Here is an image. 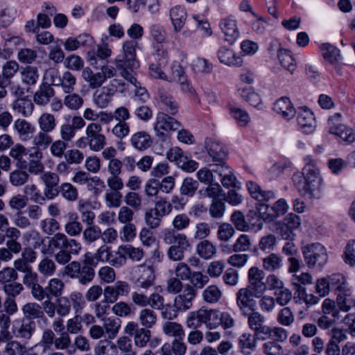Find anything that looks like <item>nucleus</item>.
I'll use <instances>...</instances> for the list:
<instances>
[{
	"label": "nucleus",
	"instance_id": "obj_1",
	"mask_svg": "<svg viewBox=\"0 0 355 355\" xmlns=\"http://www.w3.org/2000/svg\"><path fill=\"white\" fill-rule=\"evenodd\" d=\"M304 160L306 164L302 172L293 175L294 186L303 198L318 199L322 183L320 168L311 156L304 157Z\"/></svg>",
	"mask_w": 355,
	"mask_h": 355
},
{
	"label": "nucleus",
	"instance_id": "obj_2",
	"mask_svg": "<svg viewBox=\"0 0 355 355\" xmlns=\"http://www.w3.org/2000/svg\"><path fill=\"white\" fill-rule=\"evenodd\" d=\"M162 238L165 244L170 245L166 254L173 261H181L184 257L185 252L191 248L187 236L174 232V230L164 229L162 232Z\"/></svg>",
	"mask_w": 355,
	"mask_h": 355
},
{
	"label": "nucleus",
	"instance_id": "obj_3",
	"mask_svg": "<svg viewBox=\"0 0 355 355\" xmlns=\"http://www.w3.org/2000/svg\"><path fill=\"white\" fill-rule=\"evenodd\" d=\"M172 211V204L166 198H157L154 207L145 213V222L150 229H157L160 226L163 218L171 214Z\"/></svg>",
	"mask_w": 355,
	"mask_h": 355
},
{
	"label": "nucleus",
	"instance_id": "obj_4",
	"mask_svg": "<svg viewBox=\"0 0 355 355\" xmlns=\"http://www.w3.org/2000/svg\"><path fill=\"white\" fill-rule=\"evenodd\" d=\"M302 251L309 268L322 267L328 261L327 249L320 243L308 244L302 248Z\"/></svg>",
	"mask_w": 355,
	"mask_h": 355
},
{
	"label": "nucleus",
	"instance_id": "obj_5",
	"mask_svg": "<svg viewBox=\"0 0 355 355\" xmlns=\"http://www.w3.org/2000/svg\"><path fill=\"white\" fill-rule=\"evenodd\" d=\"M64 273L71 279H78L81 285H87L94 279L93 272L90 270L87 264L81 263L78 261H73L68 263L64 269Z\"/></svg>",
	"mask_w": 355,
	"mask_h": 355
},
{
	"label": "nucleus",
	"instance_id": "obj_6",
	"mask_svg": "<svg viewBox=\"0 0 355 355\" xmlns=\"http://www.w3.org/2000/svg\"><path fill=\"white\" fill-rule=\"evenodd\" d=\"M137 42L128 40L123 43L121 55L115 60L116 68H122L126 65L129 68H137L139 62L136 58V47Z\"/></svg>",
	"mask_w": 355,
	"mask_h": 355
},
{
	"label": "nucleus",
	"instance_id": "obj_7",
	"mask_svg": "<svg viewBox=\"0 0 355 355\" xmlns=\"http://www.w3.org/2000/svg\"><path fill=\"white\" fill-rule=\"evenodd\" d=\"M102 126L100 123L92 122L87 125L85 134L89 142V149L94 152H98L106 145V137L101 132Z\"/></svg>",
	"mask_w": 355,
	"mask_h": 355
},
{
	"label": "nucleus",
	"instance_id": "obj_8",
	"mask_svg": "<svg viewBox=\"0 0 355 355\" xmlns=\"http://www.w3.org/2000/svg\"><path fill=\"white\" fill-rule=\"evenodd\" d=\"M261 295L247 286L241 288L236 293V305L243 315H247L248 311L254 310L256 304L254 298H259Z\"/></svg>",
	"mask_w": 355,
	"mask_h": 355
},
{
	"label": "nucleus",
	"instance_id": "obj_9",
	"mask_svg": "<svg viewBox=\"0 0 355 355\" xmlns=\"http://www.w3.org/2000/svg\"><path fill=\"white\" fill-rule=\"evenodd\" d=\"M36 329L35 322L29 318L16 319L12 322V335L22 340H30Z\"/></svg>",
	"mask_w": 355,
	"mask_h": 355
},
{
	"label": "nucleus",
	"instance_id": "obj_10",
	"mask_svg": "<svg viewBox=\"0 0 355 355\" xmlns=\"http://www.w3.org/2000/svg\"><path fill=\"white\" fill-rule=\"evenodd\" d=\"M111 255L110 248L103 245L100 246L94 253L87 252L84 254L83 263L87 264L90 270L93 272V277H95L94 268L99 263H105L110 259Z\"/></svg>",
	"mask_w": 355,
	"mask_h": 355
},
{
	"label": "nucleus",
	"instance_id": "obj_11",
	"mask_svg": "<svg viewBox=\"0 0 355 355\" xmlns=\"http://www.w3.org/2000/svg\"><path fill=\"white\" fill-rule=\"evenodd\" d=\"M180 126V123L175 119L164 112H159L156 116L154 130L157 137H163L166 132L177 130Z\"/></svg>",
	"mask_w": 355,
	"mask_h": 355
},
{
	"label": "nucleus",
	"instance_id": "obj_12",
	"mask_svg": "<svg viewBox=\"0 0 355 355\" xmlns=\"http://www.w3.org/2000/svg\"><path fill=\"white\" fill-rule=\"evenodd\" d=\"M40 179L45 186L44 194L46 199L55 198L58 196V189L57 188L60 182L58 174L51 171L43 172L40 175Z\"/></svg>",
	"mask_w": 355,
	"mask_h": 355
},
{
	"label": "nucleus",
	"instance_id": "obj_13",
	"mask_svg": "<svg viewBox=\"0 0 355 355\" xmlns=\"http://www.w3.org/2000/svg\"><path fill=\"white\" fill-rule=\"evenodd\" d=\"M320 49L324 60L332 65L336 71L339 72L342 67L340 49L329 43L322 44L320 46Z\"/></svg>",
	"mask_w": 355,
	"mask_h": 355
},
{
	"label": "nucleus",
	"instance_id": "obj_14",
	"mask_svg": "<svg viewBox=\"0 0 355 355\" xmlns=\"http://www.w3.org/2000/svg\"><path fill=\"white\" fill-rule=\"evenodd\" d=\"M197 295V291L191 285L186 284L183 292L178 295L174 300V307L180 311L189 309L193 304V300Z\"/></svg>",
	"mask_w": 355,
	"mask_h": 355
},
{
	"label": "nucleus",
	"instance_id": "obj_15",
	"mask_svg": "<svg viewBox=\"0 0 355 355\" xmlns=\"http://www.w3.org/2000/svg\"><path fill=\"white\" fill-rule=\"evenodd\" d=\"M205 148L211 158L212 162H216V164L226 163L225 159L227 156V153L222 143L212 139H206Z\"/></svg>",
	"mask_w": 355,
	"mask_h": 355
},
{
	"label": "nucleus",
	"instance_id": "obj_16",
	"mask_svg": "<svg viewBox=\"0 0 355 355\" xmlns=\"http://www.w3.org/2000/svg\"><path fill=\"white\" fill-rule=\"evenodd\" d=\"M137 271L139 273L136 280L138 288L147 290L154 284L155 275L153 266L140 264L137 266Z\"/></svg>",
	"mask_w": 355,
	"mask_h": 355
},
{
	"label": "nucleus",
	"instance_id": "obj_17",
	"mask_svg": "<svg viewBox=\"0 0 355 355\" xmlns=\"http://www.w3.org/2000/svg\"><path fill=\"white\" fill-rule=\"evenodd\" d=\"M264 272L256 266L250 268L248 272V285L247 287L262 295L266 291L263 282Z\"/></svg>",
	"mask_w": 355,
	"mask_h": 355
},
{
	"label": "nucleus",
	"instance_id": "obj_18",
	"mask_svg": "<svg viewBox=\"0 0 355 355\" xmlns=\"http://www.w3.org/2000/svg\"><path fill=\"white\" fill-rule=\"evenodd\" d=\"M214 172L220 178V182L225 188L236 187V178L231 167L226 163L216 164Z\"/></svg>",
	"mask_w": 355,
	"mask_h": 355
},
{
	"label": "nucleus",
	"instance_id": "obj_19",
	"mask_svg": "<svg viewBox=\"0 0 355 355\" xmlns=\"http://www.w3.org/2000/svg\"><path fill=\"white\" fill-rule=\"evenodd\" d=\"M78 243L80 242L76 239L69 238L65 234L61 232H58L49 238V248L53 250L74 248Z\"/></svg>",
	"mask_w": 355,
	"mask_h": 355
},
{
	"label": "nucleus",
	"instance_id": "obj_20",
	"mask_svg": "<svg viewBox=\"0 0 355 355\" xmlns=\"http://www.w3.org/2000/svg\"><path fill=\"white\" fill-rule=\"evenodd\" d=\"M297 120L304 132L311 133L315 130L316 122L313 113L307 107L300 108Z\"/></svg>",
	"mask_w": 355,
	"mask_h": 355
},
{
	"label": "nucleus",
	"instance_id": "obj_21",
	"mask_svg": "<svg viewBox=\"0 0 355 355\" xmlns=\"http://www.w3.org/2000/svg\"><path fill=\"white\" fill-rule=\"evenodd\" d=\"M274 110L286 120L293 119L296 114V110L292 102L287 97L279 98L274 105Z\"/></svg>",
	"mask_w": 355,
	"mask_h": 355
},
{
	"label": "nucleus",
	"instance_id": "obj_22",
	"mask_svg": "<svg viewBox=\"0 0 355 355\" xmlns=\"http://www.w3.org/2000/svg\"><path fill=\"white\" fill-rule=\"evenodd\" d=\"M171 69L172 74L167 81L178 83L184 92L192 93L193 89L187 81L184 69L180 64H174Z\"/></svg>",
	"mask_w": 355,
	"mask_h": 355
},
{
	"label": "nucleus",
	"instance_id": "obj_23",
	"mask_svg": "<svg viewBox=\"0 0 355 355\" xmlns=\"http://www.w3.org/2000/svg\"><path fill=\"white\" fill-rule=\"evenodd\" d=\"M13 129L23 141L31 139L35 132V128L33 124L24 119H16L13 123Z\"/></svg>",
	"mask_w": 355,
	"mask_h": 355
},
{
	"label": "nucleus",
	"instance_id": "obj_24",
	"mask_svg": "<svg viewBox=\"0 0 355 355\" xmlns=\"http://www.w3.org/2000/svg\"><path fill=\"white\" fill-rule=\"evenodd\" d=\"M169 15L173 32L175 33L180 32L187 18L185 8L180 6H174L170 10Z\"/></svg>",
	"mask_w": 355,
	"mask_h": 355
},
{
	"label": "nucleus",
	"instance_id": "obj_25",
	"mask_svg": "<svg viewBox=\"0 0 355 355\" xmlns=\"http://www.w3.org/2000/svg\"><path fill=\"white\" fill-rule=\"evenodd\" d=\"M220 28L225 36V40L229 43H234L239 35L236 20L232 18H226L221 20Z\"/></svg>",
	"mask_w": 355,
	"mask_h": 355
},
{
	"label": "nucleus",
	"instance_id": "obj_26",
	"mask_svg": "<svg viewBox=\"0 0 355 355\" xmlns=\"http://www.w3.org/2000/svg\"><path fill=\"white\" fill-rule=\"evenodd\" d=\"M132 146L139 151H144L151 146L153 139L150 135L145 131H138L130 137Z\"/></svg>",
	"mask_w": 355,
	"mask_h": 355
},
{
	"label": "nucleus",
	"instance_id": "obj_27",
	"mask_svg": "<svg viewBox=\"0 0 355 355\" xmlns=\"http://www.w3.org/2000/svg\"><path fill=\"white\" fill-rule=\"evenodd\" d=\"M65 234L69 237H76L81 234L83 230L82 223L78 220L76 213H69L68 220L64 225Z\"/></svg>",
	"mask_w": 355,
	"mask_h": 355
},
{
	"label": "nucleus",
	"instance_id": "obj_28",
	"mask_svg": "<svg viewBox=\"0 0 355 355\" xmlns=\"http://www.w3.org/2000/svg\"><path fill=\"white\" fill-rule=\"evenodd\" d=\"M55 91L49 84H42L33 95V101L38 105L45 106L51 102Z\"/></svg>",
	"mask_w": 355,
	"mask_h": 355
},
{
	"label": "nucleus",
	"instance_id": "obj_29",
	"mask_svg": "<svg viewBox=\"0 0 355 355\" xmlns=\"http://www.w3.org/2000/svg\"><path fill=\"white\" fill-rule=\"evenodd\" d=\"M218 58L221 63L228 66L240 67L243 64V59L231 49L222 47L218 51Z\"/></svg>",
	"mask_w": 355,
	"mask_h": 355
},
{
	"label": "nucleus",
	"instance_id": "obj_30",
	"mask_svg": "<svg viewBox=\"0 0 355 355\" xmlns=\"http://www.w3.org/2000/svg\"><path fill=\"white\" fill-rule=\"evenodd\" d=\"M11 107L15 112L27 118L32 115L34 110V104L27 98H19L13 101Z\"/></svg>",
	"mask_w": 355,
	"mask_h": 355
},
{
	"label": "nucleus",
	"instance_id": "obj_31",
	"mask_svg": "<svg viewBox=\"0 0 355 355\" xmlns=\"http://www.w3.org/2000/svg\"><path fill=\"white\" fill-rule=\"evenodd\" d=\"M331 289H332L336 295L339 293H348L351 290L347 278L342 274L337 273L329 276Z\"/></svg>",
	"mask_w": 355,
	"mask_h": 355
},
{
	"label": "nucleus",
	"instance_id": "obj_32",
	"mask_svg": "<svg viewBox=\"0 0 355 355\" xmlns=\"http://www.w3.org/2000/svg\"><path fill=\"white\" fill-rule=\"evenodd\" d=\"M246 185L251 196L258 201H268L275 198V193L272 191H263L254 182H248Z\"/></svg>",
	"mask_w": 355,
	"mask_h": 355
},
{
	"label": "nucleus",
	"instance_id": "obj_33",
	"mask_svg": "<svg viewBox=\"0 0 355 355\" xmlns=\"http://www.w3.org/2000/svg\"><path fill=\"white\" fill-rule=\"evenodd\" d=\"M196 252L202 259L208 260L216 254L217 250L212 242L206 239L197 243Z\"/></svg>",
	"mask_w": 355,
	"mask_h": 355
},
{
	"label": "nucleus",
	"instance_id": "obj_34",
	"mask_svg": "<svg viewBox=\"0 0 355 355\" xmlns=\"http://www.w3.org/2000/svg\"><path fill=\"white\" fill-rule=\"evenodd\" d=\"M336 302L339 311L349 312L355 309V299L352 297V289L349 290L348 293L338 294Z\"/></svg>",
	"mask_w": 355,
	"mask_h": 355
},
{
	"label": "nucleus",
	"instance_id": "obj_35",
	"mask_svg": "<svg viewBox=\"0 0 355 355\" xmlns=\"http://www.w3.org/2000/svg\"><path fill=\"white\" fill-rule=\"evenodd\" d=\"M82 250V245L78 243L76 247L67 248L64 250H59L55 254V260L61 265H65L69 263L71 259V255H78Z\"/></svg>",
	"mask_w": 355,
	"mask_h": 355
},
{
	"label": "nucleus",
	"instance_id": "obj_36",
	"mask_svg": "<svg viewBox=\"0 0 355 355\" xmlns=\"http://www.w3.org/2000/svg\"><path fill=\"white\" fill-rule=\"evenodd\" d=\"M37 125L40 130L53 132L57 125L55 116L50 112H43L37 119Z\"/></svg>",
	"mask_w": 355,
	"mask_h": 355
},
{
	"label": "nucleus",
	"instance_id": "obj_37",
	"mask_svg": "<svg viewBox=\"0 0 355 355\" xmlns=\"http://www.w3.org/2000/svg\"><path fill=\"white\" fill-rule=\"evenodd\" d=\"M229 110L232 117L240 127H245L248 125L250 117L245 110L234 104L229 105Z\"/></svg>",
	"mask_w": 355,
	"mask_h": 355
},
{
	"label": "nucleus",
	"instance_id": "obj_38",
	"mask_svg": "<svg viewBox=\"0 0 355 355\" xmlns=\"http://www.w3.org/2000/svg\"><path fill=\"white\" fill-rule=\"evenodd\" d=\"M159 98L163 105V110L171 114H175L178 110V104L165 90H159Z\"/></svg>",
	"mask_w": 355,
	"mask_h": 355
},
{
	"label": "nucleus",
	"instance_id": "obj_39",
	"mask_svg": "<svg viewBox=\"0 0 355 355\" xmlns=\"http://www.w3.org/2000/svg\"><path fill=\"white\" fill-rule=\"evenodd\" d=\"M162 329L167 336L173 337L174 339H184V330L182 326L176 322H166Z\"/></svg>",
	"mask_w": 355,
	"mask_h": 355
},
{
	"label": "nucleus",
	"instance_id": "obj_40",
	"mask_svg": "<svg viewBox=\"0 0 355 355\" xmlns=\"http://www.w3.org/2000/svg\"><path fill=\"white\" fill-rule=\"evenodd\" d=\"M156 313L150 308H144L139 311V320L143 328L150 329L157 322Z\"/></svg>",
	"mask_w": 355,
	"mask_h": 355
},
{
	"label": "nucleus",
	"instance_id": "obj_41",
	"mask_svg": "<svg viewBox=\"0 0 355 355\" xmlns=\"http://www.w3.org/2000/svg\"><path fill=\"white\" fill-rule=\"evenodd\" d=\"M82 77L92 89L100 87L103 83V76L101 75L100 72L94 73L89 67L83 69Z\"/></svg>",
	"mask_w": 355,
	"mask_h": 355
},
{
	"label": "nucleus",
	"instance_id": "obj_42",
	"mask_svg": "<svg viewBox=\"0 0 355 355\" xmlns=\"http://www.w3.org/2000/svg\"><path fill=\"white\" fill-rule=\"evenodd\" d=\"M68 202H75L78 200V189L69 182H63L58 187V193Z\"/></svg>",
	"mask_w": 355,
	"mask_h": 355
},
{
	"label": "nucleus",
	"instance_id": "obj_43",
	"mask_svg": "<svg viewBox=\"0 0 355 355\" xmlns=\"http://www.w3.org/2000/svg\"><path fill=\"white\" fill-rule=\"evenodd\" d=\"M76 84V78L70 71H64L61 75V78L58 85L65 94L73 92Z\"/></svg>",
	"mask_w": 355,
	"mask_h": 355
},
{
	"label": "nucleus",
	"instance_id": "obj_44",
	"mask_svg": "<svg viewBox=\"0 0 355 355\" xmlns=\"http://www.w3.org/2000/svg\"><path fill=\"white\" fill-rule=\"evenodd\" d=\"M277 58L281 66L291 73L295 71L296 63L291 53L284 49H279Z\"/></svg>",
	"mask_w": 355,
	"mask_h": 355
},
{
	"label": "nucleus",
	"instance_id": "obj_45",
	"mask_svg": "<svg viewBox=\"0 0 355 355\" xmlns=\"http://www.w3.org/2000/svg\"><path fill=\"white\" fill-rule=\"evenodd\" d=\"M24 314V318H29V320H35L41 318L44 315L42 306L35 302H28L24 304L21 309Z\"/></svg>",
	"mask_w": 355,
	"mask_h": 355
},
{
	"label": "nucleus",
	"instance_id": "obj_46",
	"mask_svg": "<svg viewBox=\"0 0 355 355\" xmlns=\"http://www.w3.org/2000/svg\"><path fill=\"white\" fill-rule=\"evenodd\" d=\"M64 283L60 278L51 279L46 287V297L49 298L50 295L53 297H60L64 289Z\"/></svg>",
	"mask_w": 355,
	"mask_h": 355
},
{
	"label": "nucleus",
	"instance_id": "obj_47",
	"mask_svg": "<svg viewBox=\"0 0 355 355\" xmlns=\"http://www.w3.org/2000/svg\"><path fill=\"white\" fill-rule=\"evenodd\" d=\"M239 345L244 354L250 355L257 346L255 336L243 333L239 338Z\"/></svg>",
	"mask_w": 355,
	"mask_h": 355
},
{
	"label": "nucleus",
	"instance_id": "obj_48",
	"mask_svg": "<svg viewBox=\"0 0 355 355\" xmlns=\"http://www.w3.org/2000/svg\"><path fill=\"white\" fill-rule=\"evenodd\" d=\"M123 253L127 259L135 262L141 261L144 257V251L141 248L135 247L131 244L121 245Z\"/></svg>",
	"mask_w": 355,
	"mask_h": 355
},
{
	"label": "nucleus",
	"instance_id": "obj_49",
	"mask_svg": "<svg viewBox=\"0 0 355 355\" xmlns=\"http://www.w3.org/2000/svg\"><path fill=\"white\" fill-rule=\"evenodd\" d=\"M20 74L22 83L27 86L35 85L39 78L38 70L35 67H26Z\"/></svg>",
	"mask_w": 355,
	"mask_h": 355
},
{
	"label": "nucleus",
	"instance_id": "obj_50",
	"mask_svg": "<svg viewBox=\"0 0 355 355\" xmlns=\"http://www.w3.org/2000/svg\"><path fill=\"white\" fill-rule=\"evenodd\" d=\"M202 299L209 304H216L222 297V291L216 285L208 286L202 292Z\"/></svg>",
	"mask_w": 355,
	"mask_h": 355
},
{
	"label": "nucleus",
	"instance_id": "obj_51",
	"mask_svg": "<svg viewBox=\"0 0 355 355\" xmlns=\"http://www.w3.org/2000/svg\"><path fill=\"white\" fill-rule=\"evenodd\" d=\"M121 320L119 318H108L103 321V329L108 338H114L119 331Z\"/></svg>",
	"mask_w": 355,
	"mask_h": 355
},
{
	"label": "nucleus",
	"instance_id": "obj_52",
	"mask_svg": "<svg viewBox=\"0 0 355 355\" xmlns=\"http://www.w3.org/2000/svg\"><path fill=\"white\" fill-rule=\"evenodd\" d=\"M112 93H110V89L106 87H103L100 91H98L94 94V102L95 105L99 108L106 107L112 100Z\"/></svg>",
	"mask_w": 355,
	"mask_h": 355
},
{
	"label": "nucleus",
	"instance_id": "obj_53",
	"mask_svg": "<svg viewBox=\"0 0 355 355\" xmlns=\"http://www.w3.org/2000/svg\"><path fill=\"white\" fill-rule=\"evenodd\" d=\"M49 132L40 130L33 137V145L37 148L46 149L52 143L53 137L50 135Z\"/></svg>",
	"mask_w": 355,
	"mask_h": 355
},
{
	"label": "nucleus",
	"instance_id": "obj_54",
	"mask_svg": "<svg viewBox=\"0 0 355 355\" xmlns=\"http://www.w3.org/2000/svg\"><path fill=\"white\" fill-rule=\"evenodd\" d=\"M72 182L78 184H85L89 181H93L95 186L105 187L104 182L97 176L89 178L86 172L78 171L71 178Z\"/></svg>",
	"mask_w": 355,
	"mask_h": 355
},
{
	"label": "nucleus",
	"instance_id": "obj_55",
	"mask_svg": "<svg viewBox=\"0 0 355 355\" xmlns=\"http://www.w3.org/2000/svg\"><path fill=\"white\" fill-rule=\"evenodd\" d=\"M29 178L28 172L21 169H15L9 173V182L13 187H21L24 185Z\"/></svg>",
	"mask_w": 355,
	"mask_h": 355
},
{
	"label": "nucleus",
	"instance_id": "obj_56",
	"mask_svg": "<svg viewBox=\"0 0 355 355\" xmlns=\"http://www.w3.org/2000/svg\"><path fill=\"white\" fill-rule=\"evenodd\" d=\"M10 315L11 314L0 311V342L3 340L10 339L12 337V334L9 331L10 325Z\"/></svg>",
	"mask_w": 355,
	"mask_h": 355
},
{
	"label": "nucleus",
	"instance_id": "obj_57",
	"mask_svg": "<svg viewBox=\"0 0 355 355\" xmlns=\"http://www.w3.org/2000/svg\"><path fill=\"white\" fill-rule=\"evenodd\" d=\"M198 188V182L191 177L185 178L180 188L182 196L193 197Z\"/></svg>",
	"mask_w": 355,
	"mask_h": 355
},
{
	"label": "nucleus",
	"instance_id": "obj_58",
	"mask_svg": "<svg viewBox=\"0 0 355 355\" xmlns=\"http://www.w3.org/2000/svg\"><path fill=\"white\" fill-rule=\"evenodd\" d=\"M83 239L87 245H91L101 237V230L98 226H87L83 230Z\"/></svg>",
	"mask_w": 355,
	"mask_h": 355
},
{
	"label": "nucleus",
	"instance_id": "obj_59",
	"mask_svg": "<svg viewBox=\"0 0 355 355\" xmlns=\"http://www.w3.org/2000/svg\"><path fill=\"white\" fill-rule=\"evenodd\" d=\"M234 227L228 223H222L219 225L217 230V238L221 242H228L234 235Z\"/></svg>",
	"mask_w": 355,
	"mask_h": 355
},
{
	"label": "nucleus",
	"instance_id": "obj_60",
	"mask_svg": "<svg viewBox=\"0 0 355 355\" xmlns=\"http://www.w3.org/2000/svg\"><path fill=\"white\" fill-rule=\"evenodd\" d=\"M282 266V258L275 253H272L263 259V268L267 271H275L279 270Z\"/></svg>",
	"mask_w": 355,
	"mask_h": 355
},
{
	"label": "nucleus",
	"instance_id": "obj_61",
	"mask_svg": "<svg viewBox=\"0 0 355 355\" xmlns=\"http://www.w3.org/2000/svg\"><path fill=\"white\" fill-rule=\"evenodd\" d=\"M190 218L186 214L181 213L173 217L171 221L173 228L170 229L174 230V232H179L187 229L190 226Z\"/></svg>",
	"mask_w": 355,
	"mask_h": 355
},
{
	"label": "nucleus",
	"instance_id": "obj_62",
	"mask_svg": "<svg viewBox=\"0 0 355 355\" xmlns=\"http://www.w3.org/2000/svg\"><path fill=\"white\" fill-rule=\"evenodd\" d=\"M96 355H118L116 346L114 343L104 340L98 343L94 348Z\"/></svg>",
	"mask_w": 355,
	"mask_h": 355
},
{
	"label": "nucleus",
	"instance_id": "obj_63",
	"mask_svg": "<svg viewBox=\"0 0 355 355\" xmlns=\"http://www.w3.org/2000/svg\"><path fill=\"white\" fill-rule=\"evenodd\" d=\"M40 227L45 234L51 236L60 229V225L56 219L53 218H46L40 220Z\"/></svg>",
	"mask_w": 355,
	"mask_h": 355
},
{
	"label": "nucleus",
	"instance_id": "obj_64",
	"mask_svg": "<svg viewBox=\"0 0 355 355\" xmlns=\"http://www.w3.org/2000/svg\"><path fill=\"white\" fill-rule=\"evenodd\" d=\"M63 103L71 110H78L83 106L84 100L79 94L71 92L64 96Z\"/></svg>",
	"mask_w": 355,
	"mask_h": 355
}]
</instances>
